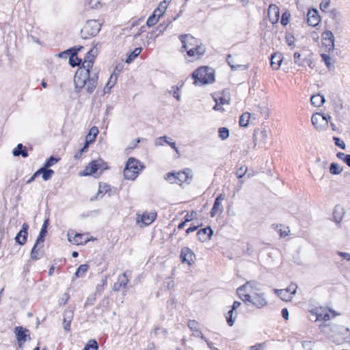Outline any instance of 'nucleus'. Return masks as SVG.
<instances>
[{
    "mask_svg": "<svg viewBox=\"0 0 350 350\" xmlns=\"http://www.w3.org/2000/svg\"><path fill=\"white\" fill-rule=\"evenodd\" d=\"M92 50L88 52L81 68L76 72L75 75L74 83L77 92L85 90L87 93L92 94L97 85L98 74L95 73L92 77H90V69L94 62V55H92Z\"/></svg>",
    "mask_w": 350,
    "mask_h": 350,
    "instance_id": "1",
    "label": "nucleus"
},
{
    "mask_svg": "<svg viewBox=\"0 0 350 350\" xmlns=\"http://www.w3.org/2000/svg\"><path fill=\"white\" fill-rule=\"evenodd\" d=\"M237 293L239 297L248 306L262 308L267 305L265 295L257 282H247L237 289Z\"/></svg>",
    "mask_w": 350,
    "mask_h": 350,
    "instance_id": "2",
    "label": "nucleus"
},
{
    "mask_svg": "<svg viewBox=\"0 0 350 350\" xmlns=\"http://www.w3.org/2000/svg\"><path fill=\"white\" fill-rule=\"evenodd\" d=\"M179 39L182 42V52L187 53V59L194 62L202 58L206 52L205 46L202 41L191 34L180 35Z\"/></svg>",
    "mask_w": 350,
    "mask_h": 350,
    "instance_id": "3",
    "label": "nucleus"
},
{
    "mask_svg": "<svg viewBox=\"0 0 350 350\" xmlns=\"http://www.w3.org/2000/svg\"><path fill=\"white\" fill-rule=\"evenodd\" d=\"M195 85H206L215 81V71L208 66H201L192 74Z\"/></svg>",
    "mask_w": 350,
    "mask_h": 350,
    "instance_id": "4",
    "label": "nucleus"
},
{
    "mask_svg": "<svg viewBox=\"0 0 350 350\" xmlns=\"http://www.w3.org/2000/svg\"><path fill=\"white\" fill-rule=\"evenodd\" d=\"M143 168L141 163L135 158H129L124 170V176L126 179L134 180L137 176L139 172Z\"/></svg>",
    "mask_w": 350,
    "mask_h": 350,
    "instance_id": "5",
    "label": "nucleus"
},
{
    "mask_svg": "<svg viewBox=\"0 0 350 350\" xmlns=\"http://www.w3.org/2000/svg\"><path fill=\"white\" fill-rule=\"evenodd\" d=\"M107 168V163L103 159H99L90 162L82 174L84 176H91L96 174H100L104 170Z\"/></svg>",
    "mask_w": 350,
    "mask_h": 350,
    "instance_id": "6",
    "label": "nucleus"
},
{
    "mask_svg": "<svg viewBox=\"0 0 350 350\" xmlns=\"http://www.w3.org/2000/svg\"><path fill=\"white\" fill-rule=\"evenodd\" d=\"M193 177L192 171L190 169H186L183 172L174 173H168L166 174L165 178L173 183L174 180L176 179L180 183L187 182L189 183Z\"/></svg>",
    "mask_w": 350,
    "mask_h": 350,
    "instance_id": "7",
    "label": "nucleus"
},
{
    "mask_svg": "<svg viewBox=\"0 0 350 350\" xmlns=\"http://www.w3.org/2000/svg\"><path fill=\"white\" fill-rule=\"evenodd\" d=\"M101 27V24L96 20L88 21L83 28L81 30V33L85 35V38L87 36H96Z\"/></svg>",
    "mask_w": 350,
    "mask_h": 350,
    "instance_id": "8",
    "label": "nucleus"
},
{
    "mask_svg": "<svg viewBox=\"0 0 350 350\" xmlns=\"http://www.w3.org/2000/svg\"><path fill=\"white\" fill-rule=\"evenodd\" d=\"M331 117L327 118L323 114L320 113H315L312 115L311 121L313 126L318 131H323L328 126V120H330Z\"/></svg>",
    "mask_w": 350,
    "mask_h": 350,
    "instance_id": "9",
    "label": "nucleus"
},
{
    "mask_svg": "<svg viewBox=\"0 0 350 350\" xmlns=\"http://www.w3.org/2000/svg\"><path fill=\"white\" fill-rule=\"evenodd\" d=\"M310 312L316 317L315 321L323 320L326 321L330 319L331 316L335 317L336 315L334 311L321 307L312 309Z\"/></svg>",
    "mask_w": 350,
    "mask_h": 350,
    "instance_id": "10",
    "label": "nucleus"
},
{
    "mask_svg": "<svg viewBox=\"0 0 350 350\" xmlns=\"http://www.w3.org/2000/svg\"><path fill=\"white\" fill-rule=\"evenodd\" d=\"M14 333L16 335L17 342L20 348L27 340H31L29 330L23 327L22 326H17L14 328Z\"/></svg>",
    "mask_w": 350,
    "mask_h": 350,
    "instance_id": "11",
    "label": "nucleus"
},
{
    "mask_svg": "<svg viewBox=\"0 0 350 350\" xmlns=\"http://www.w3.org/2000/svg\"><path fill=\"white\" fill-rule=\"evenodd\" d=\"M341 327H345L340 325H334L332 327L333 334L330 335L329 338L333 340V342L337 344L342 343L345 342L348 338V334H345L344 332H342L339 330V329Z\"/></svg>",
    "mask_w": 350,
    "mask_h": 350,
    "instance_id": "12",
    "label": "nucleus"
},
{
    "mask_svg": "<svg viewBox=\"0 0 350 350\" xmlns=\"http://www.w3.org/2000/svg\"><path fill=\"white\" fill-rule=\"evenodd\" d=\"M254 147L257 146H262L267 144L268 138V132L266 129L256 130L254 135Z\"/></svg>",
    "mask_w": 350,
    "mask_h": 350,
    "instance_id": "13",
    "label": "nucleus"
},
{
    "mask_svg": "<svg viewBox=\"0 0 350 350\" xmlns=\"http://www.w3.org/2000/svg\"><path fill=\"white\" fill-rule=\"evenodd\" d=\"M68 239L69 242L75 245L85 244L89 241L87 235L80 233L77 234L72 231L68 232Z\"/></svg>",
    "mask_w": 350,
    "mask_h": 350,
    "instance_id": "14",
    "label": "nucleus"
},
{
    "mask_svg": "<svg viewBox=\"0 0 350 350\" xmlns=\"http://www.w3.org/2000/svg\"><path fill=\"white\" fill-rule=\"evenodd\" d=\"M225 199L224 194H219L215 199L213 206L211 211V216L212 217H215L217 214H221L224 211V207L221 202Z\"/></svg>",
    "mask_w": 350,
    "mask_h": 350,
    "instance_id": "15",
    "label": "nucleus"
},
{
    "mask_svg": "<svg viewBox=\"0 0 350 350\" xmlns=\"http://www.w3.org/2000/svg\"><path fill=\"white\" fill-rule=\"evenodd\" d=\"M180 258L183 262H187L189 265L194 263L195 254L189 247H183L180 253Z\"/></svg>",
    "mask_w": 350,
    "mask_h": 350,
    "instance_id": "16",
    "label": "nucleus"
},
{
    "mask_svg": "<svg viewBox=\"0 0 350 350\" xmlns=\"http://www.w3.org/2000/svg\"><path fill=\"white\" fill-rule=\"evenodd\" d=\"M268 16L272 24L278 23L280 17V10L275 5L271 4L268 9Z\"/></svg>",
    "mask_w": 350,
    "mask_h": 350,
    "instance_id": "17",
    "label": "nucleus"
},
{
    "mask_svg": "<svg viewBox=\"0 0 350 350\" xmlns=\"http://www.w3.org/2000/svg\"><path fill=\"white\" fill-rule=\"evenodd\" d=\"M28 228L29 226L27 224H23L22 229L18 232L15 237V241L17 243L24 245L26 243Z\"/></svg>",
    "mask_w": 350,
    "mask_h": 350,
    "instance_id": "18",
    "label": "nucleus"
},
{
    "mask_svg": "<svg viewBox=\"0 0 350 350\" xmlns=\"http://www.w3.org/2000/svg\"><path fill=\"white\" fill-rule=\"evenodd\" d=\"M308 23L312 27H316L320 22V16L317 10H310L308 14Z\"/></svg>",
    "mask_w": 350,
    "mask_h": 350,
    "instance_id": "19",
    "label": "nucleus"
},
{
    "mask_svg": "<svg viewBox=\"0 0 350 350\" xmlns=\"http://www.w3.org/2000/svg\"><path fill=\"white\" fill-rule=\"evenodd\" d=\"M213 233V230L210 227L200 229L197 233L198 240L201 242L210 240Z\"/></svg>",
    "mask_w": 350,
    "mask_h": 350,
    "instance_id": "20",
    "label": "nucleus"
},
{
    "mask_svg": "<svg viewBox=\"0 0 350 350\" xmlns=\"http://www.w3.org/2000/svg\"><path fill=\"white\" fill-rule=\"evenodd\" d=\"M283 60L282 54L280 53H275L271 57V66L273 70H278L280 68L281 63Z\"/></svg>",
    "mask_w": 350,
    "mask_h": 350,
    "instance_id": "21",
    "label": "nucleus"
},
{
    "mask_svg": "<svg viewBox=\"0 0 350 350\" xmlns=\"http://www.w3.org/2000/svg\"><path fill=\"white\" fill-rule=\"evenodd\" d=\"M188 327L193 332V335L196 337H199L204 339V336L199 329V323L195 320H189L188 321Z\"/></svg>",
    "mask_w": 350,
    "mask_h": 350,
    "instance_id": "22",
    "label": "nucleus"
},
{
    "mask_svg": "<svg viewBox=\"0 0 350 350\" xmlns=\"http://www.w3.org/2000/svg\"><path fill=\"white\" fill-rule=\"evenodd\" d=\"M73 318V312L72 310H66L64 312L63 325L66 331L70 330V323Z\"/></svg>",
    "mask_w": 350,
    "mask_h": 350,
    "instance_id": "23",
    "label": "nucleus"
},
{
    "mask_svg": "<svg viewBox=\"0 0 350 350\" xmlns=\"http://www.w3.org/2000/svg\"><path fill=\"white\" fill-rule=\"evenodd\" d=\"M156 213H144L141 216V221L145 225H150L156 219Z\"/></svg>",
    "mask_w": 350,
    "mask_h": 350,
    "instance_id": "24",
    "label": "nucleus"
},
{
    "mask_svg": "<svg viewBox=\"0 0 350 350\" xmlns=\"http://www.w3.org/2000/svg\"><path fill=\"white\" fill-rule=\"evenodd\" d=\"M42 174V178L44 180H48L52 177V176L54 174V172L52 170L47 169L46 167H43L40 168V170H38L34 174V176H37L38 174Z\"/></svg>",
    "mask_w": 350,
    "mask_h": 350,
    "instance_id": "25",
    "label": "nucleus"
},
{
    "mask_svg": "<svg viewBox=\"0 0 350 350\" xmlns=\"http://www.w3.org/2000/svg\"><path fill=\"white\" fill-rule=\"evenodd\" d=\"M271 227L279 232L280 236L282 238L288 236L291 232L288 227H283L281 224H273Z\"/></svg>",
    "mask_w": 350,
    "mask_h": 350,
    "instance_id": "26",
    "label": "nucleus"
},
{
    "mask_svg": "<svg viewBox=\"0 0 350 350\" xmlns=\"http://www.w3.org/2000/svg\"><path fill=\"white\" fill-rule=\"evenodd\" d=\"M12 154L14 157H18L19 155H21L23 158L28 157L27 151L22 144H18L17 145L16 148L13 150Z\"/></svg>",
    "mask_w": 350,
    "mask_h": 350,
    "instance_id": "27",
    "label": "nucleus"
},
{
    "mask_svg": "<svg viewBox=\"0 0 350 350\" xmlns=\"http://www.w3.org/2000/svg\"><path fill=\"white\" fill-rule=\"evenodd\" d=\"M310 101L314 106L321 107L325 102V99L323 95L316 94L311 97Z\"/></svg>",
    "mask_w": 350,
    "mask_h": 350,
    "instance_id": "28",
    "label": "nucleus"
},
{
    "mask_svg": "<svg viewBox=\"0 0 350 350\" xmlns=\"http://www.w3.org/2000/svg\"><path fill=\"white\" fill-rule=\"evenodd\" d=\"M49 225V219H46L44 220L41 230L40 232L39 236L38 237L36 241L38 243H43L44 242V238L46 236V234L47 232V227Z\"/></svg>",
    "mask_w": 350,
    "mask_h": 350,
    "instance_id": "29",
    "label": "nucleus"
},
{
    "mask_svg": "<svg viewBox=\"0 0 350 350\" xmlns=\"http://www.w3.org/2000/svg\"><path fill=\"white\" fill-rule=\"evenodd\" d=\"M275 292L283 301H290L293 298L291 294L288 293V291H285V289L275 290Z\"/></svg>",
    "mask_w": 350,
    "mask_h": 350,
    "instance_id": "30",
    "label": "nucleus"
},
{
    "mask_svg": "<svg viewBox=\"0 0 350 350\" xmlns=\"http://www.w3.org/2000/svg\"><path fill=\"white\" fill-rule=\"evenodd\" d=\"M251 114L249 112L243 113L239 119V125L242 127H247L249 124Z\"/></svg>",
    "mask_w": 350,
    "mask_h": 350,
    "instance_id": "31",
    "label": "nucleus"
},
{
    "mask_svg": "<svg viewBox=\"0 0 350 350\" xmlns=\"http://www.w3.org/2000/svg\"><path fill=\"white\" fill-rule=\"evenodd\" d=\"M98 133V129L96 127H95V126L92 127L90 129V131L89 132V134L87 135V136L85 137V141L89 142V143L93 142L95 140Z\"/></svg>",
    "mask_w": 350,
    "mask_h": 350,
    "instance_id": "32",
    "label": "nucleus"
},
{
    "mask_svg": "<svg viewBox=\"0 0 350 350\" xmlns=\"http://www.w3.org/2000/svg\"><path fill=\"white\" fill-rule=\"evenodd\" d=\"M40 243H38L36 241L31 250V258L33 260H38L42 256V252L40 251L39 249H37V247Z\"/></svg>",
    "mask_w": 350,
    "mask_h": 350,
    "instance_id": "33",
    "label": "nucleus"
},
{
    "mask_svg": "<svg viewBox=\"0 0 350 350\" xmlns=\"http://www.w3.org/2000/svg\"><path fill=\"white\" fill-rule=\"evenodd\" d=\"M342 215H343L342 209L339 206H336L334 210V212H333V216H334L335 221L337 224L340 222V221L342 219Z\"/></svg>",
    "mask_w": 350,
    "mask_h": 350,
    "instance_id": "34",
    "label": "nucleus"
},
{
    "mask_svg": "<svg viewBox=\"0 0 350 350\" xmlns=\"http://www.w3.org/2000/svg\"><path fill=\"white\" fill-rule=\"evenodd\" d=\"M88 269V265L86 264L81 265L77 271L75 272V275L76 278H81L83 277L85 273L87 272Z\"/></svg>",
    "mask_w": 350,
    "mask_h": 350,
    "instance_id": "35",
    "label": "nucleus"
},
{
    "mask_svg": "<svg viewBox=\"0 0 350 350\" xmlns=\"http://www.w3.org/2000/svg\"><path fill=\"white\" fill-rule=\"evenodd\" d=\"M329 172L332 174H340L342 172V167L338 163H332L329 167Z\"/></svg>",
    "mask_w": 350,
    "mask_h": 350,
    "instance_id": "36",
    "label": "nucleus"
},
{
    "mask_svg": "<svg viewBox=\"0 0 350 350\" xmlns=\"http://www.w3.org/2000/svg\"><path fill=\"white\" fill-rule=\"evenodd\" d=\"M81 62V60L77 56V52L72 53L71 56L69 58V64L71 66L75 67L79 66Z\"/></svg>",
    "mask_w": 350,
    "mask_h": 350,
    "instance_id": "37",
    "label": "nucleus"
},
{
    "mask_svg": "<svg viewBox=\"0 0 350 350\" xmlns=\"http://www.w3.org/2000/svg\"><path fill=\"white\" fill-rule=\"evenodd\" d=\"M117 81V76L115 74H112L109 78V81L107 82L106 86L105 87L104 90L106 92V90H107L109 91L111 88L114 85V84L116 83Z\"/></svg>",
    "mask_w": 350,
    "mask_h": 350,
    "instance_id": "38",
    "label": "nucleus"
},
{
    "mask_svg": "<svg viewBox=\"0 0 350 350\" xmlns=\"http://www.w3.org/2000/svg\"><path fill=\"white\" fill-rule=\"evenodd\" d=\"M321 57L329 69L334 67V61L328 55L323 53L321 55Z\"/></svg>",
    "mask_w": 350,
    "mask_h": 350,
    "instance_id": "39",
    "label": "nucleus"
},
{
    "mask_svg": "<svg viewBox=\"0 0 350 350\" xmlns=\"http://www.w3.org/2000/svg\"><path fill=\"white\" fill-rule=\"evenodd\" d=\"M167 8L164 4L160 3L157 8L154 10L153 14L160 18L165 13Z\"/></svg>",
    "mask_w": 350,
    "mask_h": 350,
    "instance_id": "40",
    "label": "nucleus"
},
{
    "mask_svg": "<svg viewBox=\"0 0 350 350\" xmlns=\"http://www.w3.org/2000/svg\"><path fill=\"white\" fill-rule=\"evenodd\" d=\"M141 48H136L135 50L129 55L128 58L126 59V63L130 64L135 57H137L141 53Z\"/></svg>",
    "mask_w": 350,
    "mask_h": 350,
    "instance_id": "41",
    "label": "nucleus"
},
{
    "mask_svg": "<svg viewBox=\"0 0 350 350\" xmlns=\"http://www.w3.org/2000/svg\"><path fill=\"white\" fill-rule=\"evenodd\" d=\"M118 282L121 285V286L122 288H125L126 286V285L129 282V279L126 275V272H125L118 276Z\"/></svg>",
    "mask_w": 350,
    "mask_h": 350,
    "instance_id": "42",
    "label": "nucleus"
},
{
    "mask_svg": "<svg viewBox=\"0 0 350 350\" xmlns=\"http://www.w3.org/2000/svg\"><path fill=\"white\" fill-rule=\"evenodd\" d=\"M159 19V17L152 13V15L148 17L146 21L147 26L152 27L154 25L158 22Z\"/></svg>",
    "mask_w": 350,
    "mask_h": 350,
    "instance_id": "43",
    "label": "nucleus"
},
{
    "mask_svg": "<svg viewBox=\"0 0 350 350\" xmlns=\"http://www.w3.org/2000/svg\"><path fill=\"white\" fill-rule=\"evenodd\" d=\"M98 344L95 340H89L88 343L85 346L84 350H97Z\"/></svg>",
    "mask_w": 350,
    "mask_h": 350,
    "instance_id": "44",
    "label": "nucleus"
},
{
    "mask_svg": "<svg viewBox=\"0 0 350 350\" xmlns=\"http://www.w3.org/2000/svg\"><path fill=\"white\" fill-rule=\"evenodd\" d=\"M219 136L223 140L226 139L229 137L228 129L225 127L220 128L219 129Z\"/></svg>",
    "mask_w": 350,
    "mask_h": 350,
    "instance_id": "45",
    "label": "nucleus"
},
{
    "mask_svg": "<svg viewBox=\"0 0 350 350\" xmlns=\"http://www.w3.org/2000/svg\"><path fill=\"white\" fill-rule=\"evenodd\" d=\"M323 44L327 48V49L329 51L334 49V39L329 40H322Z\"/></svg>",
    "mask_w": 350,
    "mask_h": 350,
    "instance_id": "46",
    "label": "nucleus"
},
{
    "mask_svg": "<svg viewBox=\"0 0 350 350\" xmlns=\"http://www.w3.org/2000/svg\"><path fill=\"white\" fill-rule=\"evenodd\" d=\"M301 56H302L301 54H300L299 53L295 52L293 55L294 62L296 64H297L299 66H304V62H303V59L301 58Z\"/></svg>",
    "mask_w": 350,
    "mask_h": 350,
    "instance_id": "47",
    "label": "nucleus"
},
{
    "mask_svg": "<svg viewBox=\"0 0 350 350\" xmlns=\"http://www.w3.org/2000/svg\"><path fill=\"white\" fill-rule=\"evenodd\" d=\"M169 92L173 95L174 98H176L178 100H180V96L179 94V88L177 86L172 87L171 90H169Z\"/></svg>",
    "mask_w": 350,
    "mask_h": 350,
    "instance_id": "48",
    "label": "nucleus"
},
{
    "mask_svg": "<svg viewBox=\"0 0 350 350\" xmlns=\"http://www.w3.org/2000/svg\"><path fill=\"white\" fill-rule=\"evenodd\" d=\"M247 171V167L246 166H241L240 167L237 171V173H236V175L237 176L238 178H241L242 177H243L245 176V174H246Z\"/></svg>",
    "mask_w": 350,
    "mask_h": 350,
    "instance_id": "49",
    "label": "nucleus"
},
{
    "mask_svg": "<svg viewBox=\"0 0 350 350\" xmlns=\"http://www.w3.org/2000/svg\"><path fill=\"white\" fill-rule=\"evenodd\" d=\"M58 159L57 158H55L53 157V156L50 157L48 160L46 161L45 165H44V167H49L52 165H53L54 164H55L57 161H58Z\"/></svg>",
    "mask_w": 350,
    "mask_h": 350,
    "instance_id": "50",
    "label": "nucleus"
},
{
    "mask_svg": "<svg viewBox=\"0 0 350 350\" xmlns=\"http://www.w3.org/2000/svg\"><path fill=\"white\" fill-rule=\"evenodd\" d=\"M234 310H232V308L230 310H229L228 312V317H226L227 323L230 326H232L234 322V320L232 319Z\"/></svg>",
    "mask_w": 350,
    "mask_h": 350,
    "instance_id": "51",
    "label": "nucleus"
},
{
    "mask_svg": "<svg viewBox=\"0 0 350 350\" xmlns=\"http://www.w3.org/2000/svg\"><path fill=\"white\" fill-rule=\"evenodd\" d=\"M333 139L335 142L336 146L341 148L342 149H345V144L342 140H341L339 137H334Z\"/></svg>",
    "mask_w": 350,
    "mask_h": 350,
    "instance_id": "52",
    "label": "nucleus"
},
{
    "mask_svg": "<svg viewBox=\"0 0 350 350\" xmlns=\"http://www.w3.org/2000/svg\"><path fill=\"white\" fill-rule=\"evenodd\" d=\"M297 286L295 284H291L288 288H285V291H288V293H290L292 296H293L297 291Z\"/></svg>",
    "mask_w": 350,
    "mask_h": 350,
    "instance_id": "53",
    "label": "nucleus"
},
{
    "mask_svg": "<svg viewBox=\"0 0 350 350\" xmlns=\"http://www.w3.org/2000/svg\"><path fill=\"white\" fill-rule=\"evenodd\" d=\"M330 1L329 0H322L320 4V8L322 11H325L329 6Z\"/></svg>",
    "mask_w": 350,
    "mask_h": 350,
    "instance_id": "54",
    "label": "nucleus"
},
{
    "mask_svg": "<svg viewBox=\"0 0 350 350\" xmlns=\"http://www.w3.org/2000/svg\"><path fill=\"white\" fill-rule=\"evenodd\" d=\"M265 347V343H258L250 347L249 350H263Z\"/></svg>",
    "mask_w": 350,
    "mask_h": 350,
    "instance_id": "55",
    "label": "nucleus"
},
{
    "mask_svg": "<svg viewBox=\"0 0 350 350\" xmlns=\"http://www.w3.org/2000/svg\"><path fill=\"white\" fill-rule=\"evenodd\" d=\"M289 16H290V14H288L286 12L284 13L282 15V18H281V23H282V25L285 26V25H286L288 24Z\"/></svg>",
    "mask_w": 350,
    "mask_h": 350,
    "instance_id": "56",
    "label": "nucleus"
},
{
    "mask_svg": "<svg viewBox=\"0 0 350 350\" xmlns=\"http://www.w3.org/2000/svg\"><path fill=\"white\" fill-rule=\"evenodd\" d=\"M334 39V35L332 31H326L322 34V40Z\"/></svg>",
    "mask_w": 350,
    "mask_h": 350,
    "instance_id": "57",
    "label": "nucleus"
},
{
    "mask_svg": "<svg viewBox=\"0 0 350 350\" xmlns=\"http://www.w3.org/2000/svg\"><path fill=\"white\" fill-rule=\"evenodd\" d=\"M165 137V143L170 145L172 148H174L176 152H178V148L176 147V142H170V138L164 136Z\"/></svg>",
    "mask_w": 350,
    "mask_h": 350,
    "instance_id": "58",
    "label": "nucleus"
},
{
    "mask_svg": "<svg viewBox=\"0 0 350 350\" xmlns=\"http://www.w3.org/2000/svg\"><path fill=\"white\" fill-rule=\"evenodd\" d=\"M100 4L99 0H90L89 1V5L91 8L95 9L98 7Z\"/></svg>",
    "mask_w": 350,
    "mask_h": 350,
    "instance_id": "59",
    "label": "nucleus"
},
{
    "mask_svg": "<svg viewBox=\"0 0 350 350\" xmlns=\"http://www.w3.org/2000/svg\"><path fill=\"white\" fill-rule=\"evenodd\" d=\"M155 146H163L165 143V137H159L155 139Z\"/></svg>",
    "mask_w": 350,
    "mask_h": 350,
    "instance_id": "60",
    "label": "nucleus"
},
{
    "mask_svg": "<svg viewBox=\"0 0 350 350\" xmlns=\"http://www.w3.org/2000/svg\"><path fill=\"white\" fill-rule=\"evenodd\" d=\"M109 190V185H107L106 184H105L103 185H100L98 193H103V192L107 193Z\"/></svg>",
    "mask_w": 350,
    "mask_h": 350,
    "instance_id": "61",
    "label": "nucleus"
},
{
    "mask_svg": "<svg viewBox=\"0 0 350 350\" xmlns=\"http://www.w3.org/2000/svg\"><path fill=\"white\" fill-rule=\"evenodd\" d=\"M107 285V279L105 278V279H103L101 280V286H100L99 285H98V286L96 287V291H103L105 287Z\"/></svg>",
    "mask_w": 350,
    "mask_h": 350,
    "instance_id": "62",
    "label": "nucleus"
},
{
    "mask_svg": "<svg viewBox=\"0 0 350 350\" xmlns=\"http://www.w3.org/2000/svg\"><path fill=\"white\" fill-rule=\"evenodd\" d=\"M218 101H219V103H220L222 105H228L229 104V101H230V98H226V97H219V99H218Z\"/></svg>",
    "mask_w": 350,
    "mask_h": 350,
    "instance_id": "63",
    "label": "nucleus"
},
{
    "mask_svg": "<svg viewBox=\"0 0 350 350\" xmlns=\"http://www.w3.org/2000/svg\"><path fill=\"white\" fill-rule=\"evenodd\" d=\"M338 254L342 257L343 258H345V260H350V254L349 253H346V252H338Z\"/></svg>",
    "mask_w": 350,
    "mask_h": 350,
    "instance_id": "64",
    "label": "nucleus"
}]
</instances>
